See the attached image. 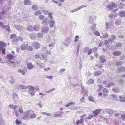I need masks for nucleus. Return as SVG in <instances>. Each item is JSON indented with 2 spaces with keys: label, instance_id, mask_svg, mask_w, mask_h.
Wrapping results in <instances>:
<instances>
[{
  "label": "nucleus",
  "instance_id": "4",
  "mask_svg": "<svg viewBox=\"0 0 125 125\" xmlns=\"http://www.w3.org/2000/svg\"><path fill=\"white\" fill-rule=\"evenodd\" d=\"M117 7V5L115 3L112 2L110 4L106 6V7L110 10H112L114 8H116Z\"/></svg>",
  "mask_w": 125,
  "mask_h": 125
},
{
  "label": "nucleus",
  "instance_id": "11",
  "mask_svg": "<svg viewBox=\"0 0 125 125\" xmlns=\"http://www.w3.org/2000/svg\"><path fill=\"white\" fill-rule=\"evenodd\" d=\"M29 118L33 119L35 118L37 116L36 114H35L34 112L32 111H29Z\"/></svg>",
  "mask_w": 125,
  "mask_h": 125
},
{
  "label": "nucleus",
  "instance_id": "43",
  "mask_svg": "<svg viewBox=\"0 0 125 125\" xmlns=\"http://www.w3.org/2000/svg\"><path fill=\"white\" fill-rule=\"evenodd\" d=\"M121 23V21L120 20H118L116 21L115 22V24L117 25L118 26L120 25Z\"/></svg>",
  "mask_w": 125,
  "mask_h": 125
},
{
  "label": "nucleus",
  "instance_id": "3",
  "mask_svg": "<svg viewBox=\"0 0 125 125\" xmlns=\"http://www.w3.org/2000/svg\"><path fill=\"white\" fill-rule=\"evenodd\" d=\"M103 84L105 85V87L109 88L111 87L114 86L115 85V83H110L108 80L104 81L103 82Z\"/></svg>",
  "mask_w": 125,
  "mask_h": 125
},
{
  "label": "nucleus",
  "instance_id": "64",
  "mask_svg": "<svg viewBox=\"0 0 125 125\" xmlns=\"http://www.w3.org/2000/svg\"><path fill=\"white\" fill-rule=\"evenodd\" d=\"M16 125H20L21 124L20 121L18 120V119H17L16 120Z\"/></svg>",
  "mask_w": 125,
  "mask_h": 125
},
{
  "label": "nucleus",
  "instance_id": "63",
  "mask_svg": "<svg viewBox=\"0 0 125 125\" xmlns=\"http://www.w3.org/2000/svg\"><path fill=\"white\" fill-rule=\"evenodd\" d=\"M45 16L43 15H41L39 16V18L41 20H43Z\"/></svg>",
  "mask_w": 125,
  "mask_h": 125
},
{
  "label": "nucleus",
  "instance_id": "16",
  "mask_svg": "<svg viewBox=\"0 0 125 125\" xmlns=\"http://www.w3.org/2000/svg\"><path fill=\"white\" fill-rule=\"evenodd\" d=\"M102 111V109H101L98 108L97 109L93 112V113L94 114V115H97L98 114L100 113Z\"/></svg>",
  "mask_w": 125,
  "mask_h": 125
},
{
  "label": "nucleus",
  "instance_id": "36",
  "mask_svg": "<svg viewBox=\"0 0 125 125\" xmlns=\"http://www.w3.org/2000/svg\"><path fill=\"white\" fill-rule=\"evenodd\" d=\"M102 34L103 35V37L104 38H107L108 37V35L107 33L105 32L103 33V32L102 33Z\"/></svg>",
  "mask_w": 125,
  "mask_h": 125
},
{
  "label": "nucleus",
  "instance_id": "57",
  "mask_svg": "<svg viewBox=\"0 0 125 125\" xmlns=\"http://www.w3.org/2000/svg\"><path fill=\"white\" fill-rule=\"evenodd\" d=\"M88 98L89 99V101L93 102H94V100L92 97L91 96H89Z\"/></svg>",
  "mask_w": 125,
  "mask_h": 125
},
{
  "label": "nucleus",
  "instance_id": "34",
  "mask_svg": "<svg viewBox=\"0 0 125 125\" xmlns=\"http://www.w3.org/2000/svg\"><path fill=\"white\" fill-rule=\"evenodd\" d=\"M94 81L92 79H90L86 83L87 84H91L93 83L94 82Z\"/></svg>",
  "mask_w": 125,
  "mask_h": 125
},
{
  "label": "nucleus",
  "instance_id": "45",
  "mask_svg": "<svg viewBox=\"0 0 125 125\" xmlns=\"http://www.w3.org/2000/svg\"><path fill=\"white\" fill-rule=\"evenodd\" d=\"M42 12L45 15H47L49 14V11L46 10H43L42 11Z\"/></svg>",
  "mask_w": 125,
  "mask_h": 125
},
{
  "label": "nucleus",
  "instance_id": "8",
  "mask_svg": "<svg viewBox=\"0 0 125 125\" xmlns=\"http://www.w3.org/2000/svg\"><path fill=\"white\" fill-rule=\"evenodd\" d=\"M85 115V114H84L83 115L80 116V117L81 119H79L77 120L76 122V124L77 125H79L80 124H83L84 123L83 121V116Z\"/></svg>",
  "mask_w": 125,
  "mask_h": 125
},
{
  "label": "nucleus",
  "instance_id": "28",
  "mask_svg": "<svg viewBox=\"0 0 125 125\" xmlns=\"http://www.w3.org/2000/svg\"><path fill=\"white\" fill-rule=\"evenodd\" d=\"M75 104V103L74 102H71L66 104L65 106L66 107H68L71 105H74Z\"/></svg>",
  "mask_w": 125,
  "mask_h": 125
},
{
  "label": "nucleus",
  "instance_id": "46",
  "mask_svg": "<svg viewBox=\"0 0 125 125\" xmlns=\"http://www.w3.org/2000/svg\"><path fill=\"white\" fill-rule=\"evenodd\" d=\"M55 45V43L53 42H52L49 44V46L50 47H53Z\"/></svg>",
  "mask_w": 125,
  "mask_h": 125
},
{
  "label": "nucleus",
  "instance_id": "5",
  "mask_svg": "<svg viewBox=\"0 0 125 125\" xmlns=\"http://www.w3.org/2000/svg\"><path fill=\"white\" fill-rule=\"evenodd\" d=\"M9 107L11 109H14L15 113L16 114V116L18 117L19 115V113L16 110V109L18 107L17 106H14L12 104H10L9 105Z\"/></svg>",
  "mask_w": 125,
  "mask_h": 125
},
{
  "label": "nucleus",
  "instance_id": "58",
  "mask_svg": "<svg viewBox=\"0 0 125 125\" xmlns=\"http://www.w3.org/2000/svg\"><path fill=\"white\" fill-rule=\"evenodd\" d=\"M55 89V88H52L47 91V92L48 93H50L52 91H54Z\"/></svg>",
  "mask_w": 125,
  "mask_h": 125
},
{
  "label": "nucleus",
  "instance_id": "54",
  "mask_svg": "<svg viewBox=\"0 0 125 125\" xmlns=\"http://www.w3.org/2000/svg\"><path fill=\"white\" fill-rule=\"evenodd\" d=\"M93 116V115L92 114H90L89 115V116L88 117L86 118V119H91Z\"/></svg>",
  "mask_w": 125,
  "mask_h": 125
},
{
  "label": "nucleus",
  "instance_id": "17",
  "mask_svg": "<svg viewBox=\"0 0 125 125\" xmlns=\"http://www.w3.org/2000/svg\"><path fill=\"white\" fill-rule=\"evenodd\" d=\"M22 39L21 37H17L14 38V39H13V41L14 42H18L19 41H22Z\"/></svg>",
  "mask_w": 125,
  "mask_h": 125
},
{
  "label": "nucleus",
  "instance_id": "24",
  "mask_svg": "<svg viewBox=\"0 0 125 125\" xmlns=\"http://www.w3.org/2000/svg\"><path fill=\"white\" fill-rule=\"evenodd\" d=\"M119 99L120 100V101L123 103L125 102V97L124 95H122L119 97Z\"/></svg>",
  "mask_w": 125,
  "mask_h": 125
},
{
  "label": "nucleus",
  "instance_id": "14",
  "mask_svg": "<svg viewBox=\"0 0 125 125\" xmlns=\"http://www.w3.org/2000/svg\"><path fill=\"white\" fill-rule=\"evenodd\" d=\"M6 57V59L8 60V61H10L14 58V57L13 55L10 54H7Z\"/></svg>",
  "mask_w": 125,
  "mask_h": 125
},
{
  "label": "nucleus",
  "instance_id": "33",
  "mask_svg": "<svg viewBox=\"0 0 125 125\" xmlns=\"http://www.w3.org/2000/svg\"><path fill=\"white\" fill-rule=\"evenodd\" d=\"M125 68L123 67H120L118 68V71L119 72H120L123 71H124Z\"/></svg>",
  "mask_w": 125,
  "mask_h": 125
},
{
  "label": "nucleus",
  "instance_id": "37",
  "mask_svg": "<svg viewBox=\"0 0 125 125\" xmlns=\"http://www.w3.org/2000/svg\"><path fill=\"white\" fill-rule=\"evenodd\" d=\"M41 114L44 115H46L48 116H51L52 114L49 113H48L46 112H41Z\"/></svg>",
  "mask_w": 125,
  "mask_h": 125
},
{
  "label": "nucleus",
  "instance_id": "47",
  "mask_svg": "<svg viewBox=\"0 0 125 125\" xmlns=\"http://www.w3.org/2000/svg\"><path fill=\"white\" fill-rule=\"evenodd\" d=\"M37 36L40 38H42L43 37V33L41 32L38 33L37 35Z\"/></svg>",
  "mask_w": 125,
  "mask_h": 125
},
{
  "label": "nucleus",
  "instance_id": "9",
  "mask_svg": "<svg viewBox=\"0 0 125 125\" xmlns=\"http://www.w3.org/2000/svg\"><path fill=\"white\" fill-rule=\"evenodd\" d=\"M32 45L34 49H39L41 45L40 44L37 42H33Z\"/></svg>",
  "mask_w": 125,
  "mask_h": 125
},
{
  "label": "nucleus",
  "instance_id": "2",
  "mask_svg": "<svg viewBox=\"0 0 125 125\" xmlns=\"http://www.w3.org/2000/svg\"><path fill=\"white\" fill-rule=\"evenodd\" d=\"M26 88L28 89V93L32 96H34L35 95V91L34 87L29 86L26 87Z\"/></svg>",
  "mask_w": 125,
  "mask_h": 125
},
{
  "label": "nucleus",
  "instance_id": "19",
  "mask_svg": "<svg viewBox=\"0 0 125 125\" xmlns=\"http://www.w3.org/2000/svg\"><path fill=\"white\" fill-rule=\"evenodd\" d=\"M54 23L55 21L53 19H51L49 21V25L50 27H53Z\"/></svg>",
  "mask_w": 125,
  "mask_h": 125
},
{
  "label": "nucleus",
  "instance_id": "55",
  "mask_svg": "<svg viewBox=\"0 0 125 125\" xmlns=\"http://www.w3.org/2000/svg\"><path fill=\"white\" fill-rule=\"evenodd\" d=\"M23 110L21 106L20 107L19 109V112L21 113L23 112Z\"/></svg>",
  "mask_w": 125,
  "mask_h": 125
},
{
  "label": "nucleus",
  "instance_id": "50",
  "mask_svg": "<svg viewBox=\"0 0 125 125\" xmlns=\"http://www.w3.org/2000/svg\"><path fill=\"white\" fill-rule=\"evenodd\" d=\"M96 26V24H93L92 25L91 29L92 31H94L95 30Z\"/></svg>",
  "mask_w": 125,
  "mask_h": 125
},
{
  "label": "nucleus",
  "instance_id": "6",
  "mask_svg": "<svg viewBox=\"0 0 125 125\" xmlns=\"http://www.w3.org/2000/svg\"><path fill=\"white\" fill-rule=\"evenodd\" d=\"M71 39L70 37H67L65 39V41L63 43L65 46L67 47H68L71 42Z\"/></svg>",
  "mask_w": 125,
  "mask_h": 125
},
{
  "label": "nucleus",
  "instance_id": "1",
  "mask_svg": "<svg viewBox=\"0 0 125 125\" xmlns=\"http://www.w3.org/2000/svg\"><path fill=\"white\" fill-rule=\"evenodd\" d=\"M42 58L46 60L48 55L50 54V52L48 51L47 50L46 48L44 47L42 48Z\"/></svg>",
  "mask_w": 125,
  "mask_h": 125
},
{
  "label": "nucleus",
  "instance_id": "30",
  "mask_svg": "<svg viewBox=\"0 0 125 125\" xmlns=\"http://www.w3.org/2000/svg\"><path fill=\"white\" fill-rule=\"evenodd\" d=\"M29 37L30 38L33 39L36 38V36L34 33H32L30 34Z\"/></svg>",
  "mask_w": 125,
  "mask_h": 125
},
{
  "label": "nucleus",
  "instance_id": "60",
  "mask_svg": "<svg viewBox=\"0 0 125 125\" xmlns=\"http://www.w3.org/2000/svg\"><path fill=\"white\" fill-rule=\"evenodd\" d=\"M6 44L4 42L1 41H0V46H1L2 47H4L5 46Z\"/></svg>",
  "mask_w": 125,
  "mask_h": 125
},
{
  "label": "nucleus",
  "instance_id": "40",
  "mask_svg": "<svg viewBox=\"0 0 125 125\" xmlns=\"http://www.w3.org/2000/svg\"><path fill=\"white\" fill-rule=\"evenodd\" d=\"M31 2L30 0H26L24 2V4L25 5H30Z\"/></svg>",
  "mask_w": 125,
  "mask_h": 125
},
{
  "label": "nucleus",
  "instance_id": "35",
  "mask_svg": "<svg viewBox=\"0 0 125 125\" xmlns=\"http://www.w3.org/2000/svg\"><path fill=\"white\" fill-rule=\"evenodd\" d=\"M121 52L120 51H115L113 53V54L115 56H118L121 54Z\"/></svg>",
  "mask_w": 125,
  "mask_h": 125
},
{
  "label": "nucleus",
  "instance_id": "61",
  "mask_svg": "<svg viewBox=\"0 0 125 125\" xmlns=\"http://www.w3.org/2000/svg\"><path fill=\"white\" fill-rule=\"evenodd\" d=\"M106 29H109L111 28V27L109 26V24L107 22L106 23Z\"/></svg>",
  "mask_w": 125,
  "mask_h": 125
},
{
  "label": "nucleus",
  "instance_id": "42",
  "mask_svg": "<svg viewBox=\"0 0 125 125\" xmlns=\"http://www.w3.org/2000/svg\"><path fill=\"white\" fill-rule=\"evenodd\" d=\"M105 111L109 114H112L113 113V111L112 110L106 109Z\"/></svg>",
  "mask_w": 125,
  "mask_h": 125
},
{
  "label": "nucleus",
  "instance_id": "26",
  "mask_svg": "<svg viewBox=\"0 0 125 125\" xmlns=\"http://www.w3.org/2000/svg\"><path fill=\"white\" fill-rule=\"evenodd\" d=\"M27 30L29 31H32L34 30L33 27L31 25H30L27 27Z\"/></svg>",
  "mask_w": 125,
  "mask_h": 125
},
{
  "label": "nucleus",
  "instance_id": "41",
  "mask_svg": "<svg viewBox=\"0 0 125 125\" xmlns=\"http://www.w3.org/2000/svg\"><path fill=\"white\" fill-rule=\"evenodd\" d=\"M112 90L115 93H117L119 91V89L117 87H115L113 88Z\"/></svg>",
  "mask_w": 125,
  "mask_h": 125
},
{
  "label": "nucleus",
  "instance_id": "59",
  "mask_svg": "<svg viewBox=\"0 0 125 125\" xmlns=\"http://www.w3.org/2000/svg\"><path fill=\"white\" fill-rule=\"evenodd\" d=\"M94 34L97 36H99L100 35V33L97 31H95L94 33Z\"/></svg>",
  "mask_w": 125,
  "mask_h": 125
},
{
  "label": "nucleus",
  "instance_id": "39",
  "mask_svg": "<svg viewBox=\"0 0 125 125\" xmlns=\"http://www.w3.org/2000/svg\"><path fill=\"white\" fill-rule=\"evenodd\" d=\"M34 14L35 15L37 16L41 14V10H38L35 11L34 13Z\"/></svg>",
  "mask_w": 125,
  "mask_h": 125
},
{
  "label": "nucleus",
  "instance_id": "53",
  "mask_svg": "<svg viewBox=\"0 0 125 125\" xmlns=\"http://www.w3.org/2000/svg\"><path fill=\"white\" fill-rule=\"evenodd\" d=\"M14 27L17 30H20L22 29L21 27H20L18 25H15Z\"/></svg>",
  "mask_w": 125,
  "mask_h": 125
},
{
  "label": "nucleus",
  "instance_id": "29",
  "mask_svg": "<svg viewBox=\"0 0 125 125\" xmlns=\"http://www.w3.org/2000/svg\"><path fill=\"white\" fill-rule=\"evenodd\" d=\"M102 74V73L101 71H98L95 72L94 74V75L95 76H98L101 75Z\"/></svg>",
  "mask_w": 125,
  "mask_h": 125
},
{
  "label": "nucleus",
  "instance_id": "18",
  "mask_svg": "<svg viewBox=\"0 0 125 125\" xmlns=\"http://www.w3.org/2000/svg\"><path fill=\"white\" fill-rule=\"evenodd\" d=\"M94 21V20L93 19V17L91 16H89V20L88 21V23L89 24H91L93 23Z\"/></svg>",
  "mask_w": 125,
  "mask_h": 125
},
{
  "label": "nucleus",
  "instance_id": "48",
  "mask_svg": "<svg viewBox=\"0 0 125 125\" xmlns=\"http://www.w3.org/2000/svg\"><path fill=\"white\" fill-rule=\"evenodd\" d=\"M62 114H56L54 115L53 116L54 117H62Z\"/></svg>",
  "mask_w": 125,
  "mask_h": 125
},
{
  "label": "nucleus",
  "instance_id": "32",
  "mask_svg": "<svg viewBox=\"0 0 125 125\" xmlns=\"http://www.w3.org/2000/svg\"><path fill=\"white\" fill-rule=\"evenodd\" d=\"M119 14L121 17H124L125 16V11H120L119 12Z\"/></svg>",
  "mask_w": 125,
  "mask_h": 125
},
{
  "label": "nucleus",
  "instance_id": "44",
  "mask_svg": "<svg viewBox=\"0 0 125 125\" xmlns=\"http://www.w3.org/2000/svg\"><path fill=\"white\" fill-rule=\"evenodd\" d=\"M48 15V17L51 20L53 19V17L52 15V13H49V14Z\"/></svg>",
  "mask_w": 125,
  "mask_h": 125
},
{
  "label": "nucleus",
  "instance_id": "51",
  "mask_svg": "<svg viewBox=\"0 0 125 125\" xmlns=\"http://www.w3.org/2000/svg\"><path fill=\"white\" fill-rule=\"evenodd\" d=\"M98 86H99V88L97 90V92H99L103 88V87L102 85H98Z\"/></svg>",
  "mask_w": 125,
  "mask_h": 125
},
{
  "label": "nucleus",
  "instance_id": "49",
  "mask_svg": "<svg viewBox=\"0 0 125 125\" xmlns=\"http://www.w3.org/2000/svg\"><path fill=\"white\" fill-rule=\"evenodd\" d=\"M103 92L104 93H108L109 92V90L108 89L106 88H104L103 90Z\"/></svg>",
  "mask_w": 125,
  "mask_h": 125
},
{
  "label": "nucleus",
  "instance_id": "31",
  "mask_svg": "<svg viewBox=\"0 0 125 125\" xmlns=\"http://www.w3.org/2000/svg\"><path fill=\"white\" fill-rule=\"evenodd\" d=\"M112 37H114V39L109 38L108 40V41L109 42L112 43L114 42V39L116 38V37L114 35H112Z\"/></svg>",
  "mask_w": 125,
  "mask_h": 125
},
{
  "label": "nucleus",
  "instance_id": "25",
  "mask_svg": "<svg viewBox=\"0 0 125 125\" xmlns=\"http://www.w3.org/2000/svg\"><path fill=\"white\" fill-rule=\"evenodd\" d=\"M34 57L35 59V61L37 62H39L41 60V58L39 56L37 55H36L34 56Z\"/></svg>",
  "mask_w": 125,
  "mask_h": 125
},
{
  "label": "nucleus",
  "instance_id": "62",
  "mask_svg": "<svg viewBox=\"0 0 125 125\" xmlns=\"http://www.w3.org/2000/svg\"><path fill=\"white\" fill-rule=\"evenodd\" d=\"M110 96L115 99H116L118 98V97L115 94H112L110 95Z\"/></svg>",
  "mask_w": 125,
  "mask_h": 125
},
{
  "label": "nucleus",
  "instance_id": "20",
  "mask_svg": "<svg viewBox=\"0 0 125 125\" xmlns=\"http://www.w3.org/2000/svg\"><path fill=\"white\" fill-rule=\"evenodd\" d=\"M27 44H23L21 45L20 48L22 50H25L27 48Z\"/></svg>",
  "mask_w": 125,
  "mask_h": 125
},
{
  "label": "nucleus",
  "instance_id": "56",
  "mask_svg": "<svg viewBox=\"0 0 125 125\" xmlns=\"http://www.w3.org/2000/svg\"><path fill=\"white\" fill-rule=\"evenodd\" d=\"M5 28L6 30L8 31L9 32L10 31V27L8 25H7L6 26Z\"/></svg>",
  "mask_w": 125,
  "mask_h": 125
},
{
  "label": "nucleus",
  "instance_id": "13",
  "mask_svg": "<svg viewBox=\"0 0 125 125\" xmlns=\"http://www.w3.org/2000/svg\"><path fill=\"white\" fill-rule=\"evenodd\" d=\"M49 19L47 18H46L44 19L42 21V24L44 25H46L48 24Z\"/></svg>",
  "mask_w": 125,
  "mask_h": 125
},
{
  "label": "nucleus",
  "instance_id": "21",
  "mask_svg": "<svg viewBox=\"0 0 125 125\" xmlns=\"http://www.w3.org/2000/svg\"><path fill=\"white\" fill-rule=\"evenodd\" d=\"M27 66L30 69H33L34 67V66L32 64L31 62L28 63L27 64Z\"/></svg>",
  "mask_w": 125,
  "mask_h": 125
},
{
  "label": "nucleus",
  "instance_id": "10",
  "mask_svg": "<svg viewBox=\"0 0 125 125\" xmlns=\"http://www.w3.org/2000/svg\"><path fill=\"white\" fill-rule=\"evenodd\" d=\"M29 115V111L25 112L22 117V119L24 120L29 119L30 118Z\"/></svg>",
  "mask_w": 125,
  "mask_h": 125
},
{
  "label": "nucleus",
  "instance_id": "27",
  "mask_svg": "<svg viewBox=\"0 0 125 125\" xmlns=\"http://www.w3.org/2000/svg\"><path fill=\"white\" fill-rule=\"evenodd\" d=\"M34 27V30L36 31H38L40 29V26L39 25H35Z\"/></svg>",
  "mask_w": 125,
  "mask_h": 125
},
{
  "label": "nucleus",
  "instance_id": "23",
  "mask_svg": "<svg viewBox=\"0 0 125 125\" xmlns=\"http://www.w3.org/2000/svg\"><path fill=\"white\" fill-rule=\"evenodd\" d=\"M18 71L22 75H24L27 72V71L24 69L22 70L21 69H19L18 70Z\"/></svg>",
  "mask_w": 125,
  "mask_h": 125
},
{
  "label": "nucleus",
  "instance_id": "7",
  "mask_svg": "<svg viewBox=\"0 0 125 125\" xmlns=\"http://www.w3.org/2000/svg\"><path fill=\"white\" fill-rule=\"evenodd\" d=\"M49 28L47 26L42 27L41 29V31L43 33H47L49 31Z\"/></svg>",
  "mask_w": 125,
  "mask_h": 125
},
{
  "label": "nucleus",
  "instance_id": "12",
  "mask_svg": "<svg viewBox=\"0 0 125 125\" xmlns=\"http://www.w3.org/2000/svg\"><path fill=\"white\" fill-rule=\"evenodd\" d=\"M86 6L84 5H83L81 6H80L79 7H78L77 8L75 9H73V10H72L71 11V12H73L76 11H77L78 10L81 9L82 8H83L84 7H86Z\"/></svg>",
  "mask_w": 125,
  "mask_h": 125
},
{
  "label": "nucleus",
  "instance_id": "15",
  "mask_svg": "<svg viewBox=\"0 0 125 125\" xmlns=\"http://www.w3.org/2000/svg\"><path fill=\"white\" fill-rule=\"evenodd\" d=\"M105 57L103 55L101 56L100 58V61L102 63H103L106 61V60L105 59Z\"/></svg>",
  "mask_w": 125,
  "mask_h": 125
},
{
  "label": "nucleus",
  "instance_id": "52",
  "mask_svg": "<svg viewBox=\"0 0 125 125\" xmlns=\"http://www.w3.org/2000/svg\"><path fill=\"white\" fill-rule=\"evenodd\" d=\"M79 38V37L78 35L76 36L74 38V42H77L78 41V40Z\"/></svg>",
  "mask_w": 125,
  "mask_h": 125
},
{
  "label": "nucleus",
  "instance_id": "22",
  "mask_svg": "<svg viewBox=\"0 0 125 125\" xmlns=\"http://www.w3.org/2000/svg\"><path fill=\"white\" fill-rule=\"evenodd\" d=\"M7 63L10 66L15 67V66L14 62L12 61H8Z\"/></svg>",
  "mask_w": 125,
  "mask_h": 125
},
{
  "label": "nucleus",
  "instance_id": "38",
  "mask_svg": "<svg viewBox=\"0 0 125 125\" xmlns=\"http://www.w3.org/2000/svg\"><path fill=\"white\" fill-rule=\"evenodd\" d=\"M123 63L124 62H123L122 61H118L116 62V65L118 66H119L123 64Z\"/></svg>",
  "mask_w": 125,
  "mask_h": 125
}]
</instances>
